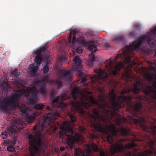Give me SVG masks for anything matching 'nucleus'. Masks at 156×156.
<instances>
[{
	"label": "nucleus",
	"mask_w": 156,
	"mask_h": 156,
	"mask_svg": "<svg viewBox=\"0 0 156 156\" xmlns=\"http://www.w3.org/2000/svg\"><path fill=\"white\" fill-rule=\"evenodd\" d=\"M87 94L83 92H80L76 89L72 90L71 94L73 100L70 101V104L73 106L76 111H78L81 114L84 115L85 111L83 108L87 110L91 109L92 105H95L96 108L91 110L93 114H90L89 116L91 119L92 126L97 131L107 134L106 140L110 144L113 143V136L118 137V131L123 135L136 136L132 133L130 129L127 128H123L117 130L113 124L108 125L112 119L116 115L117 113L110 108V106L105 99L104 94H101L98 96V101L94 99L92 95V92L86 91Z\"/></svg>",
	"instance_id": "1"
},
{
	"label": "nucleus",
	"mask_w": 156,
	"mask_h": 156,
	"mask_svg": "<svg viewBox=\"0 0 156 156\" xmlns=\"http://www.w3.org/2000/svg\"><path fill=\"white\" fill-rule=\"evenodd\" d=\"M122 55L119 54L115 57H111L109 59L106 60L105 66L106 73L101 69H96L94 70V72L98 74L94 75L91 78V82L94 83L95 82L99 80L105 79L107 78L109 75L111 76H114L117 74L118 71L123 67V63L121 62L118 63L117 59L119 58H121Z\"/></svg>",
	"instance_id": "2"
},
{
	"label": "nucleus",
	"mask_w": 156,
	"mask_h": 156,
	"mask_svg": "<svg viewBox=\"0 0 156 156\" xmlns=\"http://www.w3.org/2000/svg\"><path fill=\"white\" fill-rule=\"evenodd\" d=\"M61 129H62L59 133L58 137L61 138L62 141L66 142V147L72 149L74 147L75 142L79 143L82 142L83 137L81 135L74 133V130L70 127L69 123L67 121H65Z\"/></svg>",
	"instance_id": "3"
},
{
	"label": "nucleus",
	"mask_w": 156,
	"mask_h": 156,
	"mask_svg": "<svg viewBox=\"0 0 156 156\" xmlns=\"http://www.w3.org/2000/svg\"><path fill=\"white\" fill-rule=\"evenodd\" d=\"M140 89L144 91L145 95L151 96L152 99L151 105L152 108H154V103L156 102V82L153 83L152 86H147L143 81H137L133 84V88L122 90L121 93L122 94H127L132 91L135 94H138Z\"/></svg>",
	"instance_id": "4"
},
{
	"label": "nucleus",
	"mask_w": 156,
	"mask_h": 156,
	"mask_svg": "<svg viewBox=\"0 0 156 156\" xmlns=\"http://www.w3.org/2000/svg\"><path fill=\"white\" fill-rule=\"evenodd\" d=\"M27 93L24 90L16 92L12 95L0 98V109L6 112H11L16 108L21 97L26 96Z\"/></svg>",
	"instance_id": "5"
},
{
	"label": "nucleus",
	"mask_w": 156,
	"mask_h": 156,
	"mask_svg": "<svg viewBox=\"0 0 156 156\" xmlns=\"http://www.w3.org/2000/svg\"><path fill=\"white\" fill-rule=\"evenodd\" d=\"M133 98L132 95H129L126 97L124 95L118 97L115 93V90L112 89L109 94V99L111 102L112 109L117 111L121 107V104L125 102L127 105L128 107L129 108H133L132 102L131 100Z\"/></svg>",
	"instance_id": "6"
},
{
	"label": "nucleus",
	"mask_w": 156,
	"mask_h": 156,
	"mask_svg": "<svg viewBox=\"0 0 156 156\" xmlns=\"http://www.w3.org/2000/svg\"><path fill=\"white\" fill-rule=\"evenodd\" d=\"M42 136L38 132L35 133L34 136L31 134L28 135L29 152L27 156H37L39 154L41 146L44 143L41 139Z\"/></svg>",
	"instance_id": "7"
},
{
	"label": "nucleus",
	"mask_w": 156,
	"mask_h": 156,
	"mask_svg": "<svg viewBox=\"0 0 156 156\" xmlns=\"http://www.w3.org/2000/svg\"><path fill=\"white\" fill-rule=\"evenodd\" d=\"M134 106L135 112L132 116H129V119L131 122L142 126L145 122L143 106L140 102H137Z\"/></svg>",
	"instance_id": "8"
},
{
	"label": "nucleus",
	"mask_w": 156,
	"mask_h": 156,
	"mask_svg": "<svg viewBox=\"0 0 156 156\" xmlns=\"http://www.w3.org/2000/svg\"><path fill=\"white\" fill-rule=\"evenodd\" d=\"M23 127V122H20L19 123H16L13 125H12L7 128V130L2 132L1 136L3 139H6L8 136V133H10L11 136L14 139H16L18 136V134L20 129Z\"/></svg>",
	"instance_id": "9"
},
{
	"label": "nucleus",
	"mask_w": 156,
	"mask_h": 156,
	"mask_svg": "<svg viewBox=\"0 0 156 156\" xmlns=\"http://www.w3.org/2000/svg\"><path fill=\"white\" fill-rule=\"evenodd\" d=\"M82 69L81 65H79L76 66V67H74L72 69H69L67 71L61 69L58 73V74L59 79L63 80L65 81L70 82L72 81V80L71 73L73 70H76L80 72L82 70Z\"/></svg>",
	"instance_id": "10"
},
{
	"label": "nucleus",
	"mask_w": 156,
	"mask_h": 156,
	"mask_svg": "<svg viewBox=\"0 0 156 156\" xmlns=\"http://www.w3.org/2000/svg\"><path fill=\"white\" fill-rule=\"evenodd\" d=\"M147 36L145 35L141 37L140 39L136 42H134L130 44L129 47L127 48L126 51H123L124 54L125 55L126 54H129L133 51H137L143 41H147Z\"/></svg>",
	"instance_id": "11"
},
{
	"label": "nucleus",
	"mask_w": 156,
	"mask_h": 156,
	"mask_svg": "<svg viewBox=\"0 0 156 156\" xmlns=\"http://www.w3.org/2000/svg\"><path fill=\"white\" fill-rule=\"evenodd\" d=\"M117 141L118 143H116L115 144L120 152L124 150L125 148L129 149L130 148H133L136 147V144L133 141L131 143H128L125 146L122 143L124 141L123 140L120 139L119 140H117Z\"/></svg>",
	"instance_id": "12"
},
{
	"label": "nucleus",
	"mask_w": 156,
	"mask_h": 156,
	"mask_svg": "<svg viewBox=\"0 0 156 156\" xmlns=\"http://www.w3.org/2000/svg\"><path fill=\"white\" fill-rule=\"evenodd\" d=\"M76 33L75 32H73V35L72 40V34L70 33L69 36L68 41L69 43H71V42L73 44H74L76 41H77L78 43L80 44H83L84 45H86L87 43L85 41L84 38L82 36H80L79 38L76 39Z\"/></svg>",
	"instance_id": "13"
},
{
	"label": "nucleus",
	"mask_w": 156,
	"mask_h": 156,
	"mask_svg": "<svg viewBox=\"0 0 156 156\" xmlns=\"http://www.w3.org/2000/svg\"><path fill=\"white\" fill-rule=\"evenodd\" d=\"M148 37L147 42L151 48H153L155 45L154 43V39L152 37L156 35V26L153 29L151 30L150 32L147 33Z\"/></svg>",
	"instance_id": "14"
},
{
	"label": "nucleus",
	"mask_w": 156,
	"mask_h": 156,
	"mask_svg": "<svg viewBox=\"0 0 156 156\" xmlns=\"http://www.w3.org/2000/svg\"><path fill=\"white\" fill-rule=\"evenodd\" d=\"M46 109L49 110V112L48 113L47 117L44 119L43 122L41 126V130L42 131L44 130L45 129V128L48 127V125L50 124V122H51V121L52 118L49 116L50 115H49V113H51L53 111L48 106H47L46 107Z\"/></svg>",
	"instance_id": "15"
},
{
	"label": "nucleus",
	"mask_w": 156,
	"mask_h": 156,
	"mask_svg": "<svg viewBox=\"0 0 156 156\" xmlns=\"http://www.w3.org/2000/svg\"><path fill=\"white\" fill-rule=\"evenodd\" d=\"M88 48L89 50L92 53L90 55V59L92 61H94V60L95 55L94 53L95 52L97 51V47L95 45L94 41H90L88 44Z\"/></svg>",
	"instance_id": "16"
},
{
	"label": "nucleus",
	"mask_w": 156,
	"mask_h": 156,
	"mask_svg": "<svg viewBox=\"0 0 156 156\" xmlns=\"http://www.w3.org/2000/svg\"><path fill=\"white\" fill-rule=\"evenodd\" d=\"M53 81V80L50 79L49 76L46 75L44 76L41 80L35 81L34 83V85L35 86H37L40 84L42 83V82H43V83H45L46 85L47 83H52Z\"/></svg>",
	"instance_id": "17"
},
{
	"label": "nucleus",
	"mask_w": 156,
	"mask_h": 156,
	"mask_svg": "<svg viewBox=\"0 0 156 156\" xmlns=\"http://www.w3.org/2000/svg\"><path fill=\"white\" fill-rule=\"evenodd\" d=\"M28 100L32 104L35 103L37 101V94L35 91L28 93Z\"/></svg>",
	"instance_id": "18"
},
{
	"label": "nucleus",
	"mask_w": 156,
	"mask_h": 156,
	"mask_svg": "<svg viewBox=\"0 0 156 156\" xmlns=\"http://www.w3.org/2000/svg\"><path fill=\"white\" fill-rule=\"evenodd\" d=\"M40 86V87L39 90L40 93L43 94H46L47 92V91L46 89V84L44 83H40L37 86Z\"/></svg>",
	"instance_id": "19"
},
{
	"label": "nucleus",
	"mask_w": 156,
	"mask_h": 156,
	"mask_svg": "<svg viewBox=\"0 0 156 156\" xmlns=\"http://www.w3.org/2000/svg\"><path fill=\"white\" fill-rule=\"evenodd\" d=\"M37 113L36 112L33 113V115L28 116L26 118L25 120L29 123H30L32 122L36 119V116L37 115Z\"/></svg>",
	"instance_id": "20"
},
{
	"label": "nucleus",
	"mask_w": 156,
	"mask_h": 156,
	"mask_svg": "<svg viewBox=\"0 0 156 156\" xmlns=\"http://www.w3.org/2000/svg\"><path fill=\"white\" fill-rule=\"evenodd\" d=\"M151 129L154 134H156V119L152 118L151 122Z\"/></svg>",
	"instance_id": "21"
},
{
	"label": "nucleus",
	"mask_w": 156,
	"mask_h": 156,
	"mask_svg": "<svg viewBox=\"0 0 156 156\" xmlns=\"http://www.w3.org/2000/svg\"><path fill=\"white\" fill-rule=\"evenodd\" d=\"M47 51V49L45 47H43L37 50L35 52V54L38 55H40L42 52L45 53Z\"/></svg>",
	"instance_id": "22"
},
{
	"label": "nucleus",
	"mask_w": 156,
	"mask_h": 156,
	"mask_svg": "<svg viewBox=\"0 0 156 156\" xmlns=\"http://www.w3.org/2000/svg\"><path fill=\"white\" fill-rule=\"evenodd\" d=\"M49 115H50L49 116L51 118H52V119L51 121V122H50V124L48 125V126H51V123H53V120L55 118L54 116L60 117V114L58 112H54L53 111L51 113H50L49 112Z\"/></svg>",
	"instance_id": "23"
},
{
	"label": "nucleus",
	"mask_w": 156,
	"mask_h": 156,
	"mask_svg": "<svg viewBox=\"0 0 156 156\" xmlns=\"http://www.w3.org/2000/svg\"><path fill=\"white\" fill-rule=\"evenodd\" d=\"M79 76L80 78H82V83L85 86H87L88 84L87 83H85V82L87 81V80L85 78L87 76L85 74H83V73L80 72L79 73Z\"/></svg>",
	"instance_id": "24"
},
{
	"label": "nucleus",
	"mask_w": 156,
	"mask_h": 156,
	"mask_svg": "<svg viewBox=\"0 0 156 156\" xmlns=\"http://www.w3.org/2000/svg\"><path fill=\"white\" fill-rule=\"evenodd\" d=\"M42 60L43 55H37L35 58V62L37 66L40 65L41 64Z\"/></svg>",
	"instance_id": "25"
},
{
	"label": "nucleus",
	"mask_w": 156,
	"mask_h": 156,
	"mask_svg": "<svg viewBox=\"0 0 156 156\" xmlns=\"http://www.w3.org/2000/svg\"><path fill=\"white\" fill-rule=\"evenodd\" d=\"M51 98L53 99L52 102V104L53 105H54L55 103L57 104L60 98H61V100H65V99L63 96L61 95L58 96L55 98Z\"/></svg>",
	"instance_id": "26"
},
{
	"label": "nucleus",
	"mask_w": 156,
	"mask_h": 156,
	"mask_svg": "<svg viewBox=\"0 0 156 156\" xmlns=\"http://www.w3.org/2000/svg\"><path fill=\"white\" fill-rule=\"evenodd\" d=\"M44 108V105L43 104H36L34 106V109L37 110H41Z\"/></svg>",
	"instance_id": "27"
},
{
	"label": "nucleus",
	"mask_w": 156,
	"mask_h": 156,
	"mask_svg": "<svg viewBox=\"0 0 156 156\" xmlns=\"http://www.w3.org/2000/svg\"><path fill=\"white\" fill-rule=\"evenodd\" d=\"M82 154V151L80 148L75 149V155L76 156H80Z\"/></svg>",
	"instance_id": "28"
},
{
	"label": "nucleus",
	"mask_w": 156,
	"mask_h": 156,
	"mask_svg": "<svg viewBox=\"0 0 156 156\" xmlns=\"http://www.w3.org/2000/svg\"><path fill=\"white\" fill-rule=\"evenodd\" d=\"M53 82H54V84L57 86V89H59L62 86V84L61 82L58 80L55 81L53 80Z\"/></svg>",
	"instance_id": "29"
},
{
	"label": "nucleus",
	"mask_w": 156,
	"mask_h": 156,
	"mask_svg": "<svg viewBox=\"0 0 156 156\" xmlns=\"http://www.w3.org/2000/svg\"><path fill=\"white\" fill-rule=\"evenodd\" d=\"M125 38V36L124 35H121L114 38L113 40L117 42L123 41L124 40Z\"/></svg>",
	"instance_id": "30"
},
{
	"label": "nucleus",
	"mask_w": 156,
	"mask_h": 156,
	"mask_svg": "<svg viewBox=\"0 0 156 156\" xmlns=\"http://www.w3.org/2000/svg\"><path fill=\"white\" fill-rule=\"evenodd\" d=\"M35 65L34 64H31L30 67L31 69V71H37L38 69V67L37 66H34Z\"/></svg>",
	"instance_id": "31"
},
{
	"label": "nucleus",
	"mask_w": 156,
	"mask_h": 156,
	"mask_svg": "<svg viewBox=\"0 0 156 156\" xmlns=\"http://www.w3.org/2000/svg\"><path fill=\"white\" fill-rule=\"evenodd\" d=\"M67 105V104L65 103L63 101H61L58 103V108H63L66 107Z\"/></svg>",
	"instance_id": "32"
},
{
	"label": "nucleus",
	"mask_w": 156,
	"mask_h": 156,
	"mask_svg": "<svg viewBox=\"0 0 156 156\" xmlns=\"http://www.w3.org/2000/svg\"><path fill=\"white\" fill-rule=\"evenodd\" d=\"M18 71L17 69H15L14 70L11 72V74L12 75H13L15 77H17L20 74V73H19L18 72Z\"/></svg>",
	"instance_id": "33"
},
{
	"label": "nucleus",
	"mask_w": 156,
	"mask_h": 156,
	"mask_svg": "<svg viewBox=\"0 0 156 156\" xmlns=\"http://www.w3.org/2000/svg\"><path fill=\"white\" fill-rule=\"evenodd\" d=\"M92 147L93 150L94 152H98L99 151V148L98 146L95 144H93Z\"/></svg>",
	"instance_id": "34"
},
{
	"label": "nucleus",
	"mask_w": 156,
	"mask_h": 156,
	"mask_svg": "<svg viewBox=\"0 0 156 156\" xmlns=\"http://www.w3.org/2000/svg\"><path fill=\"white\" fill-rule=\"evenodd\" d=\"M131 57L129 55H127L125 58L126 63L130 64L131 63Z\"/></svg>",
	"instance_id": "35"
},
{
	"label": "nucleus",
	"mask_w": 156,
	"mask_h": 156,
	"mask_svg": "<svg viewBox=\"0 0 156 156\" xmlns=\"http://www.w3.org/2000/svg\"><path fill=\"white\" fill-rule=\"evenodd\" d=\"M69 117L72 123H73L76 120V117L73 115L71 114H70L69 115Z\"/></svg>",
	"instance_id": "36"
},
{
	"label": "nucleus",
	"mask_w": 156,
	"mask_h": 156,
	"mask_svg": "<svg viewBox=\"0 0 156 156\" xmlns=\"http://www.w3.org/2000/svg\"><path fill=\"white\" fill-rule=\"evenodd\" d=\"M49 70V67L47 64L44 66V68L43 69V73H47Z\"/></svg>",
	"instance_id": "37"
},
{
	"label": "nucleus",
	"mask_w": 156,
	"mask_h": 156,
	"mask_svg": "<svg viewBox=\"0 0 156 156\" xmlns=\"http://www.w3.org/2000/svg\"><path fill=\"white\" fill-rule=\"evenodd\" d=\"M7 149L9 151H13L15 150V148L12 146H8Z\"/></svg>",
	"instance_id": "38"
},
{
	"label": "nucleus",
	"mask_w": 156,
	"mask_h": 156,
	"mask_svg": "<svg viewBox=\"0 0 156 156\" xmlns=\"http://www.w3.org/2000/svg\"><path fill=\"white\" fill-rule=\"evenodd\" d=\"M28 110L27 108L24 109H22L20 110V111L21 113L23 114H25L26 115H28Z\"/></svg>",
	"instance_id": "39"
},
{
	"label": "nucleus",
	"mask_w": 156,
	"mask_h": 156,
	"mask_svg": "<svg viewBox=\"0 0 156 156\" xmlns=\"http://www.w3.org/2000/svg\"><path fill=\"white\" fill-rule=\"evenodd\" d=\"M66 58L64 56H60L59 58V60L61 62H63V61H64L66 60Z\"/></svg>",
	"instance_id": "40"
},
{
	"label": "nucleus",
	"mask_w": 156,
	"mask_h": 156,
	"mask_svg": "<svg viewBox=\"0 0 156 156\" xmlns=\"http://www.w3.org/2000/svg\"><path fill=\"white\" fill-rule=\"evenodd\" d=\"M76 51L79 53H80L82 52L83 50L81 47H78L76 48Z\"/></svg>",
	"instance_id": "41"
},
{
	"label": "nucleus",
	"mask_w": 156,
	"mask_h": 156,
	"mask_svg": "<svg viewBox=\"0 0 156 156\" xmlns=\"http://www.w3.org/2000/svg\"><path fill=\"white\" fill-rule=\"evenodd\" d=\"M55 91L54 90H52L50 94L51 98H54V96L55 95Z\"/></svg>",
	"instance_id": "42"
},
{
	"label": "nucleus",
	"mask_w": 156,
	"mask_h": 156,
	"mask_svg": "<svg viewBox=\"0 0 156 156\" xmlns=\"http://www.w3.org/2000/svg\"><path fill=\"white\" fill-rule=\"evenodd\" d=\"M99 152L100 156H106L105 152L103 150H100Z\"/></svg>",
	"instance_id": "43"
},
{
	"label": "nucleus",
	"mask_w": 156,
	"mask_h": 156,
	"mask_svg": "<svg viewBox=\"0 0 156 156\" xmlns=\"http://www.w3.org/2000/svg\"><path fill=\"white\" fill-rule=\"evenodd\" d=\"M130 36L132 37H133L135 36V31L130 32L129 33Z\"/></svg>",
	"instance_id": "44"
},
{
	"label": "nucleus",
	"mask_w": 156,
	"mask_h": 156,
	"mask_svg": "<svg viewBox=\"0 0 156 156\" xmlns=\"http://www.w3.org/2000/svg\"><path fill=\"white\" fill-rule=\"evenodd\" d=\"M76 65L77 66L79 65H80L81 62L80 59L78 61H76L74 62Z\"/></svg>",
	"instance_id": "45"
},
{
	"label": "nucleus",
	"mask_w": 156,
	"mask_h": 156,
	"mask_svg": "<svg viewBox=\"0 0 156 156\" xmlns=\"http://www.w3.org/2000/svg\"><path fill=\"white\" fill-rule=\"evenodd\" d=\"M80 59V58L79 56H75V58L73 60V61L75 62H76L77 61L79 60Z\"/></svg>",
	"instance_id": "46"
},
{
	"label": "nucleus",
	"mask_w": 156,
	"mask_h": 156,
	"mask_svg": "<svg viewBox=\"0 0 156 156\" xmlns=\"http://www.w3.org/2000/svg\"><path fill=\"white\" fill-rule=\"evenodd\" d=\"M154 151L152 150H147V153L148 154H152L154 153Z\"/></svg>",
	"instance_id": "47"
},
{
	"label": "nucleus",
	"mask_w": 156,
	"mask_h": 156,
	"mask_svg": "<svg viewBox=\"0 0 156 156\" xmlns=\"http://www.w3.org/2000/svg\"><path fill=\"white\" fill-rule=\"evenodd\" d=\"M32 72L31 75L33 76H35L37 75V71H31Z\"/></svg>",
	"instance_id": "48"
},
{
	"label": "nucleus",
	"mask_w": 156,
	"mask_h": 156,
	"mask_svg": "<svg viewBox=\"0 0 156 156\" xmlns=\"http://www.w3.org/2000/svg\"><path fill=\"white\" fill-rule=\"evenodd\" d=\"M117 122H118V125L120 124L121 121L120 119V118H118V119H117Z\"/></svg>",
	"instance_id": "49"
},
{
	"label": "nucleus",
	"mask_w": 156,
	"mask_h": 156,
	"mask_svg": "<svg viewBox=\"0 0 156 156\" xmlns=\"http://www.w3.org/2000/svg\"><path fill=\"white\" fill-rule=\"evenodd\" d=\"M148 78L150 80H153V77L151 75H149L148 76Z\"/></svg>",
	"instance_id": "50"
},
{
	"label": "nucleus",
	"mask_w": 156,
	"mask_h": 156,
	"mask_svg": "<svg viewBox=\"0 0 156 156\" xmlns=\"http://www.w3.org/2000/svg\"><path fill=\"white\" fill-rule=\"evenodd\" d=\"M151 70H155L156 69V68L155 67L151 66Z\"/></svg>",
	"instance_id": "51"
},
{
	"label": "nucleus",
	"mask_w": 156,
	"mask_h": 156,
	"mask_svg": "<svg viewBox=\"0 0 156 156\" xmlns=\"http://www.w3.org/2000/svg\"><path fill=\"white\" fill-rule=\"evenodd\" d=\"M65 149V148L64 147H61L60 148V150L61 151H64Z\"/></svg>",
	"instance_id": "52"
},
{
	"label": "nucleus",
	"mask_w": 156,
	"mask_h": 156,
	"mask_svg": "<svg viewBox=\"0 0 156 156\" xmlns=\"http://www.w3.org/2000/svg\"><path fill=\"white\" fill-rule=\"evenodd\" d=\"M154 108L156 109V102L154 103Z\"/></svg>",
	"instance_id": "53"
},
{
	"label": "nucleus",
	"mask_w": 156,
	"mask_h": 156,
	"mask_svg": "<svg viewBox=\"0 0 156 156\" xmlns=\"http://www.w3.org/2000/svg\"><path fill=\"white\" fill-rule=\"evenodd\" d=\"M126 77L127 78V80H129V75H126Z\"/></svg>",
	"instance_id": "54"
},
{
	"label": "nucleus",
	"mask_w": 156,
	"mask_h": 156,
	"mask_svg": "<svg viewBox=\"0 0 156 156\" xmlns=\"http://www.w3.org/2000/svg\"><path fill=\"white\" fill-rule=\"evenodd\" d=\"M105 46L107 47H108L109 46L108 44L107 43H106L105 44Z\"/></svg>",
	"instance_id": "55"
},
{
	"label": "nucleus",
	"mask_w": 156,
	"mask_h": 156,
	"mask_svg": "<svg viewBox=\"0 0 156 156\" xmlns=\"http://www.w3.org/2000/svg\"><path fill=\"white\" fill-rule=\"evenodd\" d=\"M115 150L116 151L117 150V149H116V147H115Z\"/></svg>",
	"instance_id": "56"
},
{
	"label": "nucleus",
	"mask_w": 156,
	"mask_h": 156,
	"mask_svg": "<svg viewBox=\"0 0 156 156\" xmlns=\"http://www.w3.org/2000/svg\"><path fill=\"white\" fill-rule=\"evenodd\" d=\"M106 98V99H107L108 98V97H107Z\"/></svg>",
	"instance_id": "57"
}]
</instances>
